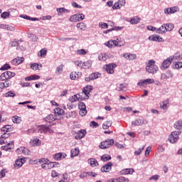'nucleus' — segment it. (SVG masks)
I'll use <instances>...</instances> for the list:
<instances>
[{"label": "nucleus", "mask_w": 182, "mask_h": 182, "mask_svg": "<svg viewBox=\"0 0 182 182\" xmlns=\"http://www.w3.org/2000/svg\"><path fill=\"white\" fill-rule=\"evenodd\" d=\"M38 162L43 163L41 164V168H43L44 170H50V168H53L55 167V163L49 162L48 159H41Z\"/></svg>", "instance_id": "f257e3e1"}, {"label": "nucleus", "mask_w": 182, "mask_h": 182, "mask_svg": "<svg viewBox=\"0 0 182 182\" xmlns=\"http://www.w3.org/2000/svg\"><path fill=\"white\" fill-rule=\"evenodd\" d=\"M180 134H181V131H174L171 132L168 138L170 143H176L177 140H178V136H180Z\"/></svg>", "instance_id": "f03ea898"}, {"label": "nucleus", "mask_w": 182, "mask_h": 182, "mask_svg": "<svg viewBox=\"0 0 182 182\" xmlns=\"http://www.w3.org/2000/svg\"><path fill=\"white\" fill-rule=\"evenodd\" d=\"M85 19V14H74L70 17L69 21L70 22H80V21H83Z\"/></svg>", "instance_id": "7ed1b4c3"}, {"label": "nucleus", "mask_w": 182, "mask_h": 182, "mask_svg": "<svg viewBox=\"0 0 182 182\" xmlns=\"http://www.w3.org/2000/svg\"><path fill=\"white\" fill-rule=\"evenodd\" d=\"M114 144V139H107L104 141H102L100 144V147L102 149H109L111 146H113Z\"/></svg>", "instance_id": "20e7f679"}, {"label": "nucleus", "mask_w": 182, "mask_h": 182, "mask_svg": "<svg viewBox=\"0 0 182 182\" xmlns=\"http://www.w3.org/2000/svg\"><path fill=\"white\" fill-rule=\"evenodd\" d=\"M78 109H80V116H86V114H87V110L86 109V105L85 104V102H80L78 103Z\"/></svg>", "instance_id": "39448f33"}, {"label": "nucleus", "mask_w": 182, "mask_h": 182, "mask_svg": "<svg viewBox=\"0 0 182 182\" xmlns=\"http://www.w3.org/2000/svg\"><path fill=\"white\" fill-rule=\"evenodd\" d=\"M171 62H173V58H168L164 60L161 64V69H168L170 65H171Z\"/></svg>", "instance_id": "423d86ee"}, {"label": "nucleus", "mask_w": 182, "mask_h": 182, "mask_svg": "<svg viewBox=\"0 0 182 182\" xmlns=\"http://www.w3.org/2000/svg\"><path fill=\"white\" fill-rule=\"evenodd\" d=\"M112 167H113V164L112 162H108L101 167L102 173H109L112 171Z\"/></svg>", "instance_id": "0eeeda50"}, {"label": "nucleus", "mask_w": 182, "mask_h": 182, "mask_svg": "<svg viewBox=\"0 0 182 182\" xmlns=\"http://www.w3.org/2000/svg\"><path fill=\"white\" fill-rule=\"evenodd\" d=\"M114 68H116V64H108L105 65V70L109 73V75H113V73H114Z\"/></svg>", "instance_id": "6e6552de"}, {"label": "nucleus", "mask_w": 182, "mask_h": 182, "mask_svg": "<svg viewBox=\"0 0 182 182\" xmlns=\"http://www.w3.org/2000/svg\"><path fill=\"white\" fill-rule=\"evenodd\" d=\"M132 124L133 126H141L142 124H147V120L143 119H137L132 121Z\"/></svg>", "instance_id": "1a4fd4ad"}, {"label": "nucleus", "mask_w": 182, "mask_h": 182, "mask_svg": "<svg viewBox=\"0 0 182 182\" xmlns=\"http://www.w3.org/2000/svg\"><path fill=\"white\" fill-rule=\"evenodd\" d=\"M86 130L85 129L78 130L75 136V139L76 140H80V139H83V137L86 136Z\"/></svg>", "instance_id": "9d476101"}, {"label": "nucleus", "mask_w": 182, "mask_h": 182, "mask_svg": "<svg viewBox=\"0 0 182 182\" xmlns=\"http://www.w3.org/2000/svg\"><path fill=\"white\" fill-rule=\"evenodd\" d=\"M146 70L148 72V73H151L152 75H154L159 72V67L157 66H146Z\"/></svg>", "instance_id": "9b49d317"}, {"label": "nucleus", "mask_w": 182, "mask_h": 182, "mask_svg": "<svg viewBox=\"0 0 182 182\" xmlns=\"http://www.w3.org/2000/svg\"><path fill=\"white\" fill-rule=\"evenodd\" d=\"M92 90H93V86L92 85H87L84 87L82 92H84V95L86 96L87 99H89V95H90Z\"/></svg>", "instance_id": "f8f14e48"}, {"label": "nucleus", "mask_w": 182, "mask_h": 182, "mask_svg": "<svg viewBox=\"0 0 182 182\" xmlns=\"http://www.w3.org/2000/svg\"><path fill=\"white\" fill-rule=\"evenodd\" d=\"M148 39L149 41H152L153 42H163V38L157 34L150 36Z\"/></svg>", "instance_id": "ddd939ff"}, {"label": "nucleus", "mask_w": 182, "mask_h": 182, "mask_svg": "<svg viewBox=\"0 0 182 182\" xmlns=\"http://www.w3.org/2000/svg\"><path fill=\"white\" fill-rule=\"evenodd\" d=\"M134 172V168H124L120 171V174L122 176H127L129 174H133Z\"/></svg>", "instance_id": "4468645a"}, {"label": "nucleus", "mask_w": 182, "mask_h": 182, "mask_svg": "<svg viewBox=\"0 0 182 182\" xmlns=\"http://www.w3.org/2000/svg\"><path fill=\"white\" fill-rule=\"evenodd\" d=\"M123 56L127 59V60H135V59H137V55L136 54H132L129 53H124Z\"/></svg>", "instance_id": "2eb2a0df"}, {"label": "nucleus", "mask_w": 182, "mask_h": 182, "mask_svg": "<svg viewBox=\"0 0 182 182\" xmlns=\"http://www.w3.org/2000/svg\"><path fill=\"white\" fill-rule=\"evenodd\" d=\"M12 85V81L11 80H5L0 83V89H6V87H9Z\"/></svg>", "instance_id": "dca6fc26"}, {"label": "nucleus", "mask_w": 182, "mask_h": 182, "mask_svg": "<svg viewBox=\"0 0 182 182\" xmlns=\"http://www.w3.org/2000/svg\"><path fill=\"white\" fill-rule=\"evenodd\" d=\"M66 156L67 155L65 153H57L54 154L53 159L54 160L59 161V160H62V159H65Z\"/></svg>", "instance_id": "f3484780"}, {"label": "nucleus", "mask_w": 182, "mask_h": 182, "mask_svg": "<svg viewBox=\"0 0 182 182\" xmlns=\"http://www.w3.org/2000/svg\"><path fill=\"white\" fill-rule=\"evenodd\" d=\"M25 60V58L23 57H17L16 58H14L13 60H11L12 65H21Z\"/></svg>", "instance_id": "a211bd4d"}, {"label": "nucleus", "mask_w": 182, "mask_h": 182, "mask_svg": "<svg viewBox=\"0 0 182 182\" xmlns=\"http://www.w3.org/2000/svg\"><path fill=\"white\" fill-rule=\"evenodd\" d=\"M52 129L46 125H41L40 127V132L41 133H51Z\"/></svg>", "instance_id": "6ab92c4d"}, {"label": "nucleus", "mask_w": 182, "mask_h": 182, "mask_svg": "<svg viewBox=\"0 0 182 182\" xmlns=\"http://www.w3.org/2000/svg\"><path fill=\"white\" fill-rule=\"evenodd\" d=\"M20 18H23V19H26L27 21H31L33 22H35L36 21H39V18L36 17H31L26 14H21L20 16Z\"/></svg>", "instance_id": "aec40b11"}, {"label": "nucleus", "mask_w": 182, "mask_h": 182, "mask_svg": "<svg viewBox=\"0 0 182 182\" xmlns=\"http://www.w3.org/2000/svg\"><path fill=\"white\" fill-rule=\"evenodd\" d=\"M167 32V28L166 27V24H163L161 27L156 29V33L163 35Z\"/></svg>", "instance_id": "412c9836"}, {"label": "nucleus", "mask_w": 182, "mask_h": 182, "mask_svg": "<svg viewBox=\"0 0 182 182\" xmlns=\"http://www.w3.org/2000/svg\"><path fill=\"white\" fill-rule=\"evenodd\" d=\"M0 29H6L11 32H14V31H15V28L14 26L6 24H0Z\"/></svg>", "instance_id": "4be33fe9"}, {"label": "nucleus", "mask_w": 182, "mask_h": 182, "mask_svg": "<svg viewBox=\"0 0 182 182\" xmlns=\"http://www.w3.org/2000/svg\"><path fill=\"white\" fill-rule=\"evenodd\" d=\"M44 120L45 122H47V123H52V122H55V120H56V117L54 114H49L44 118Z\"/></svg>", "instance_id": "5701e85b"}, {"label": "nucleus", "mask_w": 182, "mask_h": 182, "mask_svg": "<svg viewBox=\"0 0 182 182\" xmlns=\"http://www.w3.org/2000/svg\"><path fill=\"white\" fill-rule=\"evenodd\" d=\"M88 163L90 164L91 167H97V166H99V162H97V160L93 158L89 159Z\"/></svg>", "instance_id": "b1692460"}, {"label": "nucleus", "mask_w": 182, "mask_h": 182, "mask_svg": "<svg viewBox=\"0 0 182 182\" xmlns=\"http://www.w3.org/2000/svg\"><path fill=\"white\" fill-rule=\"evenodd\" d=\"M174 129H176V130H181L182 129V119H179L176 121L173 124Z\"/></svg>", "instance_id": "393cba45"}, {"label": "nucleus", "mask_w": 182, "mask_h": 182, "mask_svg": "<svg viewBox=\"0 0 182 182\" xmlns=\"http://www.w3.org/2000/svg\"><path fill=\"white\" fill-rule=\"evenodd\" d=\"M38 79H41V76L36 75H32L29 77H26L25 78L26 81H30V80H38Z\"/></svg>", "instance_id": "a878e982"}, {"label": "nucleus", "mask_w": 182, "mask_h": 182, "mask_svg": "<svg viewBox=\"0 0 182 182\" xmlns=\"http://www.w3.org/2000/svg\"><path fill=\"white\" fill-rule=\"evenodd\" d=\"M76 26H77V28L79 29L80 31H86L87 29L86 24H85V23L83 22L77 23Z\"/></svg>", "instance_id": "bb28decb"}, {"label": "nucleus", "mask_w": 182, "mask_h": 182, "mask_svg": "<svg viewBox=\"0 0 182 182\" xmlns=\"http://www.w3.org/2000/svg\"><path fill=\"white\" fill-rule=\"evenodd\" d=\"M11 120H12L13 123H16V124H19V123H21V122H22V119L21 118V117H19L18 115H15V116L12 117Z\"/></svg>", "instance_id": "cd10ccee"}, {"label": "nucleus", "mask_w": 182, "mask_h": 182, "mask_svg": "<svg viewBox=\"0 0 182 182\" xmlns=\"http://www.w3.org/2000/svg\"><path fill=\"white\" fill-rule=\"evenodd\" d=\"M56 11L58 13V15H62V14L63 13H66V14H69V12H70V10L68 9H66L64 7H62V8H58L56 9Z\"/></svg>", "instance_id": "c85d7f7f"}, {"label": "nucleus", "mask_w": 182, "mask_h": 182, "mask_svg": "<svg viewBox=\"0 0 182 182\" xmlns=\"http://www.w3.org/2000/svg\"><path fill=\"white\" fill-rule=\"evenodd\" d=\"M76 156H79V148L73 149L71 150V159H73V157H76Z\"/></svg>", "instance_id": "c756f323"}, {"label": "nucleus", "mask_w": 182, "mask_h": 182, "mask_svg": "<svg viewBox=\"0 0 182 182\" xmlns=\"http://www.w3.org/2000/svg\"><path fill=\"white\" fill-rule=\"evenodd\" d=\"M76 95L77 97L78 101L86 100L89 99V98L86 97V95H85V93L83 92V91L82 92H79Z\"/></svg>", "instance_id": "7c9ffc66"}, {"label": "nucleus", "mask_w": 182, "mask_h": 182, "mask_svg": "<svg viewBox=\"0 0 182 182\" xmlns=\"http://www.w3.org/2000/svg\"><path fill=\"white\" fill-rule=\"evenodd\" d=\"M46 53H48V50L46 48H42L38 53V56L40 58H45L46 56Z\"/></svg>", "instance_id": "2f4dec72"}, {"label": "nucleus", "mask_w": 182, "mask_h": 182, "mask_svg": "<svg viewBox=\"0 0 182 182\" xmlns=\"http://www.w3.org/2000/svg\"><path fill=\"white\" fill-rule=\"evenodd\" d=\"M54 113L55 114H58V116H62V114L65 113V111L62 108L58 107L54 109Z\"/></svg>", "instance_id": "473e14b6"}, {"label": "nucleus", "mask_w": 182, "mask_h": 182, "mask_svg": "<svg viewBox=\"0 0 182 182\" xmlns=\"http://www.w3.org/2000/svg\"><path fill=\"white\" fill-rule=\"evenodd\" d=\"M6 77H7V80H11V77H14L15 76V73H12L11 71H6L4 72Z\"/></svg>", "instance_id": "72a5a7b5"}, {"label": "nucleus", "mask_w": 182, "mask_h": 182, "mask_svg": "<svg viewBox=\"0 0 182 182\" xmlns=\"http://www.w3.org/2000/svg\"><path fill=\"white\" fill-rule=\"evenodd\" d=\"M91 80H95V79H98V77H100L102 75L100 73H92L90 75Z\"/></svg>", "instance_id": "f704fd0d"}, {"label": "nucleus", "mask_w": 182, "mask_h": 182, "mask_svg": "<svg viewBox=\"0 0 182 182\" xmlns=\"http://www.w3.org/2000/svg\"><path fill=\"white\" fill-rule=\"evenodd\" d=\"M23 163H25V160L22 159H17L15 163V167H22V166H23Z\"/></svg>", "instance_id": "c9c22d12"}, {"label": "nucleus", "mask_w": 182, "mask_h": 182, "mask_svg": "<svg viewBox=\"0 0 182 182\" xmlns=\"http://www.w3.org/2000/svg\"><path fill=\"white\" fill-rule=\"evenodd\" d=\"M109 160H112V156L109 154H104L101 156L102 161H109Z\"/></svg>", "instance_id": "e433bc0d"}, {"label": "nucleus", "mask_w": 182, "mask_h": 182, "mask_svg": "<svg viewBox=\"0 0 182 182\" xmlns=\"http://www.w3.org/2000/svg\"><path fill=\"white\" fill-rule=\"evenodd\" d=\"M63 72V64L60 65L55 69V75H60Z\"/></svg>", "instance_id": "4c0bfd02"}, {"label": "nucleus", "mask_w": 182, "mask_h": 182, "mask_svg": "<svg viewBox=\"0 0 182 182\" xmlns=\"http://www.w3.org/2000/svg\"><path fill=\"white\" fill-rule=\"evenodd\" d=\"M165 25H166L167 32H171V31H173V29H174V24H173L171 23H168Z\"/></svg>", "instance_id": "58836bf2"}, {"label": "nucleus", "mask_w": 182, "mask_h": 182, "mask_svg": "<svg viewBox=\"0 0 182 182\" xmlns=\"http://www.w3.org/2000/svg\"><path fill=\"white\" fill-rule=\"evenodd\" d=\"M171 58H172V60L173 59H175L176 60H181L182 59L181 53H176L173 56H171Z\"/></svg>", "instance_id": "ea45409f"}, {"label": "nucleus", "mask_w": 182, "mask_h": 182, "mask_svg": "<svg viewBox=\"0 0 182 182\" xmlns=\"http://www.w3.org/2000/svg\"><path fill=\"white\" fill-rule=\"evenodd\" d=\"M39 66L40 68H42V64L33 63L31 65V69H33V70H39Z\"/></svg>", "instance_id": "a19ab883"}, {"label": "nucleus", "mask_w": 182, "mask_h": 182, "mask_svg": "<svg viewBox=\"0 0 182 182\" xmlns=\"http://www.w3.org/2000/svg\"><path fill=\"white\" fill-rule=\"evenodd\" d=\"M92 63L90 61H85L82 63V69H89V68H91Z\"/></svg>", "instance_id": "79ce46f5"}, {"label": "nucleus", "mask_w": 182, "mask_h": 182, "mask_svg": "<svg viewBox=\"0 0 182 182\" xmlns=\"http://www.w3.org/2000/svg\"><path fill=\"white\" fill-rule=\"evenodd\" d=\"M4 97H15V96H16V95L12 92V91H9L7 92H6L4 95Z\"/></svg>", "instance_id": "37998d69"}, {"label": "nucleus", "mask_w": 182, "mask_h": 182, "mask_svg": "<svg viewBox=\"0 0 182 182\" xmlns=\"http://www.w3.org/2000/svg\"><path fill=\"white\" fill-rule=\"evenodd\" d=\"M140 22V18H132L130 20V23L131 25H137Z\"/></svg>", "instance_id": "c03bdc74"}, {"label": "nucleus", "mask_w": 182, "mask_h": 182, "mask_svg": "<svg viewBox=\"0 0 182 182\" xmlns=\"http://www.w3.org/2000/svg\"><path fill=\"white\" fill-rule=\"evenodd\" d=\"M69 102L71 103H75V102H79V100L77 98V95H75L72 97H70L68 99Z\"/></svg>", "instance_id": "a18cd8bd"}, {"label": "nucleus", "mask_w": 182, "mask_h": 182, "mask_svg": "<svg viewBox=\"0 0 182 182\" xmlns=\"http://www.w3.org/2000/svg\"><path fill=\"white\" fill-rule=\"evenodd\" d=\"M65 116L68 119L70 117H76V112H68L65 113Z\"/></svg>", "instance_id": "49530a36"}, {"label": "nucleus", "mask_w": 182, "mask_h": 182, "mask_svg": "<svg viewBox=\"0 0 182 182\" xmlns=\"http://www.w3.org/2000/svg\"><path fill=\"white\" fill-rule=\"evenodd\" d=\"M11 125H6L1 128V132L8 133V132H11Z\"/></svg>", "instance_id": "de8ad7c7"}, {"label": "nucleus", "mask_w": 182, "mask_h": 182, "mask_svg": "<svg viewBox=\"0 0 182 182\" xmlns=\"http://www.w3.org/2000/svg\"><path fill=\"white\" fill-rule=\"evenodd\" d=\"M169 10L171 11V15L173 14H176V12H178L180 11V9L177 6L171 7L169 8Z\"/></svg>", "instance_id": "09e8293b"}, {"label": "nucleus", "mask_w": 182, "mask_h": 182, "mask_svg": "<svg viewBox=\"0 0 182 182\" xmlns=\"http://www.w3.org/2000/svg\"><path fill=\"white\" fill-rule=\"evenodd\" d=\"M182 68V62L177 61L174 63L173 69H181Z\"/></svg>", "instance_id": "8fccbe9b"}, {"label": "nucleus", "mask_w": 182, "mask_h": 182, "mask_svg": "<svg viewBox=\"0 0 182 182\" xmlns=\"http://www.w3.org/2000/svg\"><path fill=\"white\" fill-rule=\"evenodd\" d=\"M146 147V146L144 145V146H142V148H139L138 150L134 151V155L135 156H140V154H141V151H143V150H144V148Z\"/></svg>", "instance_id": "3c124183"}, {"label": "nucleus", "mask_w": 182, "mask_h": 182, "mask_svg": "<svg viewBox=\"0 0 182 182\" xmlns=\"http://www.w3.org/2000/svg\"><path fill=\"white\" fill-rule=\"evenodd\" d=\"M137 86H143L144 87H146V86H147V82H146V80H141L137 83Z\"/></svg>", "instance_id": "603ef678"}, {"label": "nucleus", "mask_w": 182, "mask_h": 182, "mask_svg": "<svg viewBox=\"0 0 182 182\" xmlns=\"http://www.w3.org/2000/svg\"><path fill=\"white\" fill-rule=\"evenodd\" d=\"M100 28L102 29H107L109 28V25L106 23L101 22L99 23Z\"/></svg>", "instance_id": "864d4df0"}, {"label": "nucleus", "mask_w": 182, "mask_h": 182, "mask_svg": "<svg viewBox=\"0 0 182 182\" xmlns=\"http://www.w3.org/2000/svg\"><path fill=\"white\" fill-rule=\"evenodd\" d=\"M8 69H11V65H9V64H4L1 66L0 70H8Z\"/></svg>", "instance_id": "5fc2aeb1"}, {"label": "nucleus", "mask_w": 182, "mask_h": 182, "mask_svg": "<svg viewBox=\"0 0 182 182\" xmlns=\"http://www.w3.org/2000/svg\"><path fill=\"white\" fill-rule=\"evenodd\" d=\"M5 80H8V78H7L6 75L5 74V73H3L0 75V81L4 82Z\"/></svg>", "instance_id": "6e6d98bb"}, {"label": "nucleus", "mask_w": 182, "mask_h": 182, "mask_svg": "<svg viewBox=\"0 0 182 182\" xmlns=\"http://www.w3.org/2000/svg\"><path fill=\"white\" fill-rule=\"evenodd\" d=\"M90 126L91 127H92V129H97V127H99V124H97V122L95 121H92L90 123Z\"/></svg>", "instance_id": "4d7b16f0"}, {"label": "nucleus", "mask_w": 182, "mask_h": 182, "mask_svg": "<svg viewBox=\"0 0 182 182\" xmlns=\"http://www.w3.org/2000/svg\"><path fill=\"white\" fill-rule=\"evenodd\" d=\"M18 150H21L23 154H29V150H28V149H26L25 147H21Z\"/></svg>", "instance_id": "13d9d810"}, {"label": "nucleus", "mask_w": 182, "mask_h": 182, "mask_svg": "<svg viewBox=\"0 0 182 182\" xmlns=\"http://www.w3.org/2000/svg\"><path fill=\"white\" fill-rule=\"evenodd\" d=\"M77 55H86L87 52H86V50L85 49H80L77 50Z\"/></svg>", "instance_id": "bf43d9fd"}, {"label": "nucleus", "mask_w": 182, "mask_h": 182, "mask_svg": "<svg viewBox=\"0 0 182 182\" xmlns=\"http://www.w3.org/2000/svg\"><path fill=\"white\" fill-rule=\"evenodd\" d=\"M6 173H7L6 169H2L1 171H0V178H4Z\"/></svg>", "instance_id": "052dcab7"}, {"label": "nucleus", "mask_w": 182, "mask_h": 182, "mask_svg": "<svg viewBox=\"0 0 182 182\" xmlns=\"http://www.w3.org/2000/svg\"><path fill=\"white\" fill-rule=\"evenodd\" d=\"M9 16V13L8 11H4L1 14V18H3V19H6Z\"/></svg>", "instance_id": "680f3d73"}, {"label": "nucleus", "mask_w": 182, "mask_h": 182, "mask_svg": "<svg viewBox=\"0 0 182 182\" xmlns=\"http://www.w3.org/2000/svg\"><path fill=\"white\" fill-rule=\"evenodd\" d=\"M75 66H78V68H83V63L80 60H77L75 62Z\"/></svg>", "instance_id": "e2e57ef3"}, {"label": "nucleus", "mask_w": 182, "mask_h": 182, "mask_svg": "<svg viewBox=\"0 0 182 182\" xmlns=\"http://www.w3.org/2000/svg\"><path fill=\"white\" fill-rule=\"evenodd\" d=\"M99 60L103 61L107 60V57H106L105 54H101L99 55Z\"/></svg>", "instance_id": "0e129e2a"}, {"label": "nucleus", "mask_w": 182, "mask_h": 182, "mask_svg": "<svg viewBox=\"0 0 182 182\" xmlns=\"http://www.w3.org/2000/svg\"><path fill=\"white\" fill-rule=\"evenodd\" d=\"M161 109H163L164 110H166L167 109V102L164 101L162 102V104L160 105Z\"/></svg>", "instance_id": "69168bd1"}, {"label": "nucleus", "mask_w": 182, "mask_h": 182, "mask_svg": "<svg viewBox=\"0 0 182 182\" xmlns=\"http://www.w3.org/2000/svg\"><path fill=\"white\" fill-rule=\"evenodd\" d=\"M119 182H129V178L123 176L119 177Z\"/></svg>", "instance_id": "338daca9"}, {"label": "nucleus", "mask_w": 182, "mask_h": 182, "mask_svg": "<svg viewBox=\"0 0 182 182\" xmlns=\"http://www.w3.org/2000/svg\"><path fill=\"white\" fill-rule=\"evenodd\" d=\"M79 177L80 178H86V177H88V173L87 172H82Z\"/></svg>", "instance_id": "774afa93"}]
</instances>
